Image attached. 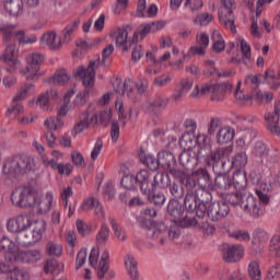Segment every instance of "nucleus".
Returning a JSON list of instances; mask_svg holds the SVG:
<instances>
[{
  "label": "nucleus",
  "instance_id": "obj_2",
  "mask_svg": "<svg viewBox=\"0 0 280 280\" xmlns=\"http://www.w3.org/2000/svg\"><path fill=\"white\" fill-rule=\"evenodd\" d=\"M47 224L45 221H34L31 223L30 228L23 232H20L15 240L20 246H33L36 242H40L43 240V234L45 233V229Z\"/></svg>",
  "mask_w": 280,
  "mask_h": 280
},
{
  "label": "nucleus",
  "instance_id": "obj_10",
  "mask_svg": "<svg viewBox=\"0 0 280 280\" xmlns=\"http://www.w3.org/2000/svg\"><path fill=\"white\" fill-rule=\"evenodd\" d=\"M241 209L256 220L261 218V215L265 213L261 201H259V199H257V197L253 196L250 192H247L245 196V200L242 202Z\"/></svg>",
  "mask_w": 280,
  "mask_h": 280
},
{
  "label": "nucleus",
  "instance_id": "obj_39",
  "mask_svg": "<svg viewBox=\"0 0 280 280\" xmlns=\"http://www.w3.org/2000/svg\"><path fill=\"white\" fill-rule=\"evenodd\" d=\"M108 221L112 226V231H114L116 240H118V242H126L128 240V234L126 233V230L119 226V223H117V220H115V218L109 217Z\"/></svg>",
  "mask_w": 280,
  "mask_h": 280
},
{
  "label": "nucleus",
  "instance_id": "obj_33",
  "mask_svg": "<svg viewBox=\"0 0 280 280\" xmlns=\"http://www.w3.org/2000/svg\"><path fill=\"white\" fill-rule=\"evenodd\" d=\"M219 280H248L246 276L240 269H235L233 271L223 268L218 273Z\"/></svg>",
  "mask_w": 280,
  "mask_h": 280
},
{
  "label": "nucleus",
  "instance_id": "obj_24",
  "mask_svg": "<svg viewBox=\"0 0 280 280\" xmlns=\"http://www.w3.org/2000/svg\"><path fill=\"white\" fill-rule=\"evenodd\" d=\"M197 46H191L190 51L194 56H205L207 54L206 49L209 47V34L198 33L196 35Z\"/></svg>",
  "mask_w": 280,
  "mask_h": 280
},
{
  "label": "nucleus",
  "instance_id": "obj_21",
  "mask_svg": "<svg viewBox=\"0 0 280 280\" xmlns=\"http://www.w3.org/2000/svg\"><path fill=\"white\" fill-rule=\"evenodd\" d=\"M43 259V252L40 249H31L23 250L20 249L16 254L15 261H20L21 264H36V261H40Z\"/></svg>",
  "mask_w": 280,
  "mask_h": 280
},
{
  "label": "nucleus",
  "instance_id": "obj_57",
  "mask_svg": "<svg viewBox=\"0 0 280 280\" xmlns=\"http://www.w3.org/2000/svg\"><path fill=\"white\" fill-rule=\"evenodd\" d=\"M211 21H213V14L201 13L195 18L194 23H195V25H200L201 27H206V25H209V23H211Z\"/></svg>",
  "mask_w": 280,
  "mask_h": 280
},
{
  "label": "nucleus",
  "instance_id": "obj_30",
  "mask_svg": "<svg viewBox=\"0 0 280 280\" xmlns=\"http://www.w3.org/2000/svg\"><path fill=\"white\" fill-rule=\"evenodd\" d=\"M167 97L158 95L153 101L144 104V109L147 113H159V110H163L167 106Z\"/></svg>",
  "mask_w": 280,
  "mask_h": 280
},
{
  "label": "nucleus",
  "instance_id": "obj_36",
  "mask_svg": "<svg viewBox=\"0 0 280 280\" xmlns=\"http://www.w3.org/2000/svg\"><path fill=\"white\" fill-rule=\"evenodd\" d=\"M232 185L235 187L236 191H246V187L248 185L246 173L243 171H236L233 175Z\"/></svg>",
  "mask_w": 280,
  "mask_h": 280
},
{
  "label": "nucleus",
  "instance_id": "obj_58",
  "mask_svg": "<svg viewBox=\"0 0 280 280\" xmlns=\"http://www.w3.org/2000/svg\"><path fill=\"white\" fill-rule=\"evenodd\" d=\"M46 249L50 257H60V255H62V245L51 241L47 243Z\"/></svg>",
  "mask_w": 280,
  "mask_h": 280
},
{
  "label": "nucleus",
  "instance_id": "obj_52",
  "mask_svg": "<svg viewBox=\"0 0 280 280\" xmlns=\"http://www.w3.org/2000/svg\"><path fill=\"white\" fill-rule=\"evenodd\" d=\"M247 164L248 155L244 152L237 153L231 163L232 167H236V170H242V167H246Z\"/></svg>",
  "mask_w": 280,
  "mask_h": 280
},
{
  "label": "nucleus",
  "instance_id": "obj_50",
  "mask_svg": "<svg viewBox=\"0 0 280 280\" xmlns=\"http://www.w3.org/2000/svg\"><path fill=\"white\" fill-rule=\"evenodd\" d=\"M207 93H211V85L207 83L201 84L200 86L196 85L190 93V97H192V100H199V97L207 95Z\"/></svg>",
  "mask_w": 280,
  "mask_h": 280
},
{
  "label": "nucleus",
  "instance_id": "obj_27",
  "mask_svg": "<svg viewBox=\"0 0 280 280\" xmlns=\"http://www.w3.org/2000/svg\"><path fill=\"white\" fill-rule=\"evenodd\" d=\"M197 161L201 159V156H208L211 150V138L207 135L197 136Z\"/></svg>",
  "mask_w": 280,
  "mask_h": 280
},
{
  "label": "nucleus",
  "instance_id": "obj_62",
  "mask_svg": "<svg viewBox=\"0 0 280 280\" xmlns=\"http://www.w3.org/2000/svg\"><path fill=\"white\" fill-rule=\"evenodd\" d=\"M14 31V25L0 24V34H2L3 40L12 39V32Z\"/></svg>",
  "mask_w": 280,
  "mask_h": 280
},
{
  "label": "nucleus",
  "instance_id": "obj_59",
  "mask_svg": "<svg viewBox=\"0 0 280 280\" xmlns=\"http://www.w3.org/2000/svg\"><path fill=\"white\" fill-rule=\"evenodd\" d=\"M229 165H231V162H229V159H223L219 163L214 164L212 166V170L217 175L226 174V172H229V168H230Z\"/></svg>",
  "mask_w": 280,
  "mask_h": 280
},
{
  "label": "nucleus",
  "instance_id": "obj_46",
  "mask_svg": "<svg viewBox=\"0 0 280 280\" xmlns=\"http://www.w3.org/2000/svg\"><path fill=\"white\" fill-rule=\"evenodd\" d=\"M170 183V178L167 175L163 173H158L153 177V183H151V192L156 189V187H160V189H165Z\"/></svg>",
  "mask_w": 280,
  "mask_h": 280
},
{
  "label": "nucleus",
  "instance_id": "obj_53",
  "mask_svg": "<svg viewBox=\"0 0 280 280\" xmlns=\"http://www.w3.org/2000/svg\"><path fill=\"white\" fill-rule=\"evenodd\" d=\"M70 79L71 77H69L67 70L61 69L56 71L55 78L50 79V82H52V84H67Z\"/></svg>",
  "mask_w": 280,
  "mask_h": 280
},
{
  "label": "nucleus",
  "instance_id": "obj_11",
  "mask_svg": "<svg viewBox=\"0 0 280 280\" xmlns=\"http://www.w3.org/2000/svg\"><path fill=\"white\" fill-rule=\"evenodd\" d=\"M145 235L149 240H159V244L163 246L167 240L163 237V233L167 231V225L163 222L148 221L145 223Z\"/></svg>",
  "mask_w": 280,
  "mask_h": 280
},
{
  "label": "nucleus",
  "instance_id": "obj_42",
  "mask_svg": "<svg viewBox=\"0 0 280 280\" xmlns=\"http://www.w3.org/2000/svg\"><path fill=\"white\" fill-rule=\"evenodd\" d=\"M247 194H248V191L236 190V192L229 194L226 196V200L233 207H241V209H242V203L246 199Z\"/></svg>",
  "mask_w": 280,
  "mask_h": 280
},
{
  "label": "nucleus",
  "instance_id": "obj_7",
  "mask_svg": "<svg viewBox=\"0 0 280 280\" xmlns=\"http://www.w3.org/2000/svg\"><path fill=\"white\" fill-rule=\"evenodd\" d=\"M209 200H211V192L205 188L195 189V192L194 190L187 191L184 199L185 209L188 213H194L199 202H209Z\"/></svg>",
  "mask_w": 280,
  "mask_h": 280
},
{
  "label": "nucleus",
  "instance_id": "obj_18",
  "mask_svg": "<svg viewBox=\"0 0 280 280\" xmlns=\"http://www.w3.org/2000/svg\"><path fill=\"white\" fill-rule=\"evenodd\" d=\"M280 102H275V110L273 113H269L265 115V120L267 121V130L275 135L276 137L280 138V127H279V119H280Z\"/></svg>",
  "mask_w": 280,
  "mask_h": 280
},
{
  "label": "nucleus",
  "instance_id": "obj_4",
  "mask_svg": "<svg viewBox=\"0 0 280 280\" xmlns=\"http://www.w3.org/2000/svg\"><path fill=\"white\" fill-rule=\"evenodd\" d=\"M101 65V59L90 61L88 68H84V66H79L77 69H74L73 75L74 78L82 80V84L85 89H93V86H95V71L100 69Z\"/></svg>",
  "mask_w": 280,
  "mask_h": 280
},
{
  "label": "nucleus",
  "instance_id": "obj_6",
  "mask_svg": "<svg viewBox=\"0 0 280 280\" xmlns=\"http://www.w3.org/2000/svg\"><path fill=\"white\" fill-rule=\"evenodd\" d=\"M221 8L219 10V21L225 30H231L232 34H237L235 27V14H233V5L235 0H221Z\"/></svg>",
  "mask_w": 280,
  "mask_h": 280
},
{
  "label": "nucleus",
  "instance_id": "obj_55",
  "mask_svg": "<svg viewBox=\"0 0 280 280\" xmlns=\"http://www.w3.org/2000/svg\"><path fill=\"white\" fill-rule=\"evenodd\" d=\"M65 122L59 117H49L45 120L44 126L48 128V130H60Z\"/></svg>",
  "mask_w": 280,
  "mask_h": 280
},
{
  "label": "nucleus",
  "instance_id": "obj_54",
  "mask_svg": "<svg viewBox=\"0 0 280 280\" xmlns=\"http://www.w3.org/2000/svg\"><path fill=\"white\" fill-rule=\"evenodd\" d=\"M268 191H271L270 187L266 184L260 185V189H256V194L258 196L259 202L262 205H268L270 202V197L268 196Z\"/></svg>",
  "mask_w": 280,
  "mask_h": 280
},
{
  "label": "nucleus",
  "instance_id": "obj_37",
  "mask_svg": "<svg viewBox=\"0 0 280 280\" xmlns=\"http://www.w3.org/2000/svg\"><path fill=\"white\" fill-rule=\"evenodd\" d=\"M49 100H58V91H56V89H50V90L46 91L45 94H42L37 98L36 104L43 110H47V106L49 104Z\"/></svg>",
  "mask_w": 280,
  "mask_h": 280
},
{
  "label": "nucleus",
  "instance_id": "obj_1",
  "mask_svg": "<svg viewBox=\"0 0 280 280\" xmlns=\"http://www.w3.org/2000/svg\"><path fill=\"white\" fill-rule=\"evenodd\" d=\"M32 172V159L27 155H15L4 161L2 174L9 179L14 180L19 176H24Z\"/></svg>",
  "mask_w": 280,
  "mask_h": 280
},
{
  "label": "nucleus",
  "instance_id": "obj_43",
  "mask_svg": "<svg viewBox=\"0 0 280 280\" xmlns=\"http://www.w3.org/2000/svg\"><path fill=\"white\" fill-rule=\"evenodd\" d=\"M140 161L143 163V165H147L151 172H156L159 167H161V164L159 162V158H154L152 154H145V153H140Z\"/></svg>",
  "mask_w": 280,
  "mask_h": 280
},
{
  "label": "nucleus",
  "instance_id": "obj_14",
  "mask_svg": "<svg viewBox=\"0 0 280 280\" xmlns=\"http://www.w3.org/2000/svg\"><path fill=\"white\" fill-rule=\"evenodd\" d=\"M231 208L226 202H213L208 205L207 215L212 222H220L229 215Z\"/></svg>",
  "mask_w": 280,
  "mask_h": 280
},
{
  "label": "nucleus",
  "instance_id": "obj_48",
  "mask_svg": "<svg viewBox=\"0 0 280 280\" xmlns=\"http://www.w3.org/2000/svg\"><path fill=\"white\" fill-rule=\"evenodd\" d=\"M247 272L250 280H261V267H259V261H250L247 267Z\"/></svg>",
  "mask_w": 280,
  "mask_h": 280
},
{
  "label": "nucleus",
  "instance_id": "obj_13",
  "mask_svg": "<svg viewBox=\"0 0 280 280\" xmlns=\"http://www.w3.org/2000/svg\"><path fill=\"white\" fill-rule=\"evenodd\" d=\"M34 222H32V219H30L26 214H20L13 219H10L7 222V229L10 231V233H23V231H27L30 226H32Z\"/></svg>",
  "mask_w": 280,
  "mask_h": 280
},
{
  "label": "nucleus",
  "instance_id": "obj_23",
  "mask_svg": "<svg viewBox=\"0 0 280 280\" xmlns=\"http://www.w3.org/2000/svg\"><path fill=\"white\" fill-rule=\"evenodd\" d=\"M36 91V86L32 83H23L18 90L14 96L12 97V102L19 104L21 102H25L30 95H34Z\"/></svg>",
  "mask_w": 280,
  "mask_h": 280
},
{
  "label": "nucleus",
  "instance_id": "obj_5",
  "mask_svg": "<svg viewBox=\"0 0 280 280\" xmlns=\"http://www.w3.org/2000/svg\"><path fill=\"white\" fill-rule=\"evenodd\" d=\"M26 68L22 70V75H25V79L28 82L38 80L43 74L40 73V67L45 62V56L40 52H34L30 55L26 59Z\"/></svg>",
  "mask_w": 280,
  "mask_h": 280
},
{
  "label": "nucleus",
  "instance_id": "obj_29",
  "mask_svg": "<svg viewBox=\"0 0 280 280\" xmlns=\"http://www.w3.org/2000/svg\"><path fill=\"white\" fill-rule=\"evenodd\" d=\"M192 86H194V79H189V78L182 79L179 81V88L175 91L172 98L175 102H178L180 97H185V95H187L191 91Z\"/></svg>",
  "mask_w": 280,
  "mask_h": 280
},
{
  "label": "nucleus",
  "instance_id": "obj_8",
  "mask_svg": "<svg viewBox=\"0 0 280 280\" xmlns=\"http://www.w3.org/2000/svg\"><path fill=\"white\" fill-rule=\"evenodd\" d=\"M147 89L145 84L135 83V81L130 79H127L124 83H118L115 86L116 93L128 97V100H137V95H143Z\"/></svg>",
  "mask_w": 280,
  "mask_h": 280
},
{
  "label": "nucleus",
  "instance_id": "obj_22",
  "mask_svg": "<svg viewBox=\"0 0 280 280\" xmlns=\"http://www.w3.org/2000/svg\"><path fill=\"white\" fill-rule=\"evenodd\" d=\"M9 42L10 43L7 44L4 52L0 56V60L2 62H9L11 67H16L19 65V59H16L19 47H16V44L12 43V39H9Z\"/></svg>",
  "mask_w": 280,
  "mask_h": 280
},
{
  "label": "nucleus",
  "instance_id": "obj_51",
  "mask_svg": "<svg viewBox=\"0 0 280 280\" xmlns=\"http://www.w3.org/2000/svg\"><path fill=\"white\" fill-rule=\"evenodd\" d=\"M240 86H242L241 82L237 83V85L235 88V91H234L235 100L241 102V104H246L247 106H252L253 105V97H250L249 95H245L244 92H242L240 90Z\"/></svg>",
  "mask_w": 280,
  "mask_h": 280
},
{
  "label": "nucleus",
  "instance_id": "obj_60",
  "mask_svg": "<svg viewBox=\"0 0 280 280\" xmlns=\"http://www.w3.org/2000/svg\"><path fill=\"white\" fill-rule=\"evenodd\" d=\"M198 183V179H196V176L194 175H186L185 178L182 179V185H185L187 188V191H194L196 194V185Z\"/></svg>",
  "mask_w": 280,
  "mask_h": 280
},
{
  "label": "nucleus",
  "instance_id": "obj_56",
  "mask_svg": "<svg viewBox=\"0 0 280 280\" xmlns=\"http://www.w3.org/2000/svg\"><path fill=\"white\" fill-rule=\"evenodd\" d=\"M108 237H110V229H108V225L102 224L96 235L97 244H106V242H108Z\"/></svg>",
  "mask_w": 280,
  "mask_h": 280
},
{
  "label": "nucleus",
  "instance_id": "obj_40",
  "mask_svg": "<svg viewBox=\"0 0 280 280\" xmlns=\"http://www.w3.org/2000/svg\"><path fill=\"white\" fill-rule=\"evenodd\" d=\"M80 27V20H74L70 22L62 31L63 43H71V38L78 32Z\"/></svg>",
  "mask_w": 280,
  "mask_h": 280
},
{
  "label": "nucleus",
  "instance_id": "obj_61",
  "mask_svg": "<svg viewBox=\"0 0 280 280\" xmlns=\"http://www.w3.org/2000/svg\"><path fill=\"white\" fill-rule=\"evenodd\" d=\"M147 198L151 205H154L155 207H163L165 205V195L163 192H156L152 195V197L147 195Z\"/></svg>",
  "mask_w": 280,
  "mask_h": 280
},
{
  "label": "nucleus",
  "instance_id": "obj_15",
  "mask_svg": "<svg viewBox=\"0 0 280 280\" xmlns=\"http://www.w3.org/2000/svg\"><path fill=\"white\" fill-rule=\"evenodd\" d=\"M0 250L4 252V259L7 264H15L16 262V255H19V246L16 243L12 242V240L3 236L0 240Z\"/></svg>",
  "mask_w": 280,
  "mask_h": 280
},
{
  "label": "nucleus",
  "instance_id": "obj_64",
  "mask_svg": "<svg viewBox=\"0 0 280 280\" xmlns=\"http://www.w3.org/2000/svg\"><path fill=\"white\" fill-rule=\"evenodd\" d=\"M271 253L276 254L277 259L280 261V235H276L270 242Z\"/></svg>",
  "mask_w": 280,
  "mask_h": 280
},
{
  "label": "nucleus",
  "instance_id": "obj_26",
  "mask_svg": "<svg viewBox=\"0 0 280 280\" xmlns=\"http://www.w3.org/2000/svg\"><path fill=\"white\" fill-rule=\"evenodd\" d=\"M150 172L148 170H141L139 173L136 175V183H139L140 185V190L144 196H150L151 194V185L150 183Z\"/></svg>",
  "mask_w": 280,
  "mask_h": 280
},
{
  "label": "nucleus",
  "instance_id": "obj_35",
  "mask_svg": "<svg viewBox=\"0 0 280 280\" xmlns=\"http://www.w3.org/2000/svg\"><path fill=\"white\" fill-rule=\"evenodd\" d=\"M179 163L183 167H194V165H198V163H200V160H198L197 153L184 151L179 155Z\"/></svg>",
  "mask_w": 280,
  "mask_h": 280
},
{
  "label": "nucleus",
  "instance_id": "obj_34",
  "mask_svg": "<svg viewBox=\"0 0 280 280\" xmlns=\"http://www.w3.org/2000/svg\"><path fill=\"white\" fill-rule=\"evenodd\" d=\"M160 167L172 170L176 165V158L170 151H161L159 154Z\"/></svg>",
  "mask_w": 280,
  "mask_h": 280
},
{
  "label": "nucleus",
  "instance_id": "obj_17",
  "mask_svg": "<svg viewBox=\"0 0 280 280\" xmlns=\"http://www.w3.org/2000/svg\"><path fill=\"white\" fill-rule=\"evenodd\" d=\"M244 257V246L225 245L222 250V259L226 264H237Z\"/></svg>",
  "mask_w": 280,
  "mask_h": 280
},
{
  "label": "nucleus",
  "instance_id": "obj_63",
  "mask_svg": "<svg viewBox=\"0 0 280 280\" xmlns=\"http://www.w3.org/2000/svg\"><path fill=\"white\" fill-rule=\"evenodd\" d=\"M135 185H137V178L133 175H126L121 178V186L125 189L132 190Z\"/></svg>",
  "mask_w": 280,
  "mask_h": 280
},
{
  "label": "nucleus",
  "instance_id": "obj_44",
  "mask_svg": "<svg viewBox=\"0 0 280 280\" xmlns=\"http://www.w3.org/2000/svg\"><path fill=\"white\" fill-rule=\"evenodd\" d=\"M270 154V149L266 145V143L261 141L255 142L253 149H252V156L255 159H266Z\"/></svg>",
  "mask_w": 280,
  "mask_h": 280
},
{
  "label": "nucleus",
  "instance_id": "obj_28",
  "mask_svg": "<svg viewBox=\"0 0 280 280\" xmlns=\"http://www.w3.org/2000/svg\"><path fill=\"white\" fill-rule=\"evenodd\" d=\"M51 205H54V194L51 191L46 192L38 201L36 197V203L33 206L39 213H47L51 211Z\"/></svg>",
  "mask_w": 280,
  "mask_h": 280
},
{
  "label": "nucleus",
  "instance_id": "obj_49",
  "mask_svg": "<svg viewBox=\"0 0 280 280\" xmlns=\"http://www.w3.org/2000/svg\"><path fill=\"white\" fill-rule=\"evenodd\" d=\"M152 33V31L150 30V26L148 24H142L140 25L133 33L131 43L132 45H135L136 43H139V37L140 40H143V38H145V36H148V34Z\"/></svg>",
  "mask_w": 280,
  "mask_h": 280
},
{
  "label": "nucleus",
  "instance_id": "obj_16",
  "mask_svg": "<svg viewBox=\"0 0 280 280\" xmlns=\"http://www.w3.org/2000/svg\"><path fill=\"white\" fill-rule=\"evenodd\" d=\"M231 154V148H219L217 150L210 149L207 156H201L199 163H206V165L214 166L217 163L221 162L223 159H229Z\"/></svg>",
  "mask_w": 280,
  "mask_h": 280
},
{
  "label": "nucleus",
  "instance_id": "obj_25",
  "mask_svg": "<svg viewBox=\"0 0 280 280\" xmlns=\"http://www.w3.org/2000/svg\"><path fill=\"white\" fill-rule=\"evenodd\" d=\"M80 121L73 127L74 135H80L83 130H86L91 124H97V115H92L90 118L89 112H83L80 117Z\"/></svg>",
  "mask_w": 280,
  "mask_h": 280
},
{
  "label": "nucleus",
  "instance_id": "obj_45",
  "mask_svg": "<svg viewBox=\"0 0 280 280\" xmlns=\"http://www.w3.org/2000/svg\"><path fill=\"white\" fill-rule=\"evenodd\" d=\"M125 266L131 279H137V277H139V271L137 270V260L135 259V256L127 254L125 256Z\"/></svg>",
  "mask_w": 280,
  "mask_h": 280
},
{
  "label": "nucleus",
  "instance_id": "obj_19",
  "mask_svg": "<svg viewBox=\"0 0 280 280\" xmlns=\"http://www.w3.org/2000/svg\"><path fill=\"white\" fill-rule=\"evenodd\" d=\"M233 91V84L231 82L218 83L211 85L210 100L212 102H222L226 93Z\"/></svg>",
  "mask_w": 280,
  "mask_h": 280
},
{
  "label": "nucleus",
  "instance_id": "obj_9",
  "mask_svg": "<svg viewBox=\"0 0 280 280\" xmlns=\"http://www.w3.org/2000/svg\"><path fill=\"white\" fill-rule=\"evenodd\" d=\"M167 213L177 222H182V226L184 228L194 226V224H196V219L189 217L183 218V213H185V208H183V205L176 199L170 200L167 206Z\"/></svg>",
  "mask_w": 280,
  "mask_h": 280
},
{
  "label": "nucleus",
  "instance_id": "obj_47",
  "mask_svg": "<svg viewBox=\"0 0 280 280\" xmlns=\"http://www.w3.org/2000/svg\"><path fill=\"white\" fill-rule=\"evenodd\" d=\"M212 49L215 51V54H221V51H224L226 44L224 43V38H222V34H220L218 31H214L212 33Z\"/></svg>",
  "mask_w": 280,
  "mask_h": 280
},
{
  "label": "nucleus",
  "instance_id": "obj_38",
  "mask_svg": "<svg viewBox=\"0 0 280 280\" xmlns=\"http://www.w3.org/2000/svg\"><path fill=\"white\" fill-rule=\"evenodd\" d=\"M110 259V254L108 253V249H105L102 253L101 259L98 261L97 266V277L98 279H104V276L108 272V261Z\"/></svg>",
  "mask_w": 280,
  "mask_h": 280
},
{
  "label": "nucleus",
  "instance_id": "obj_3",
  "mask_svg": "<svg viewBox=\"0 0 280 280\" xmlns=\"http://www.w3.org/2000/svg\"><path fill=\"white\" fill-rule=\"evenodd\" d=\"M36 198L38 195L32 186H20L11 195L12 203L21 209L36 207Z\"/></svg>",
  "mask_w": 280,
  "mask_h": 280
},
{
  "label": "nucleus",
  "instance_id": "obj_41",
  "mask_svg": "<svg viewBox=\"0 0 280 280\" xmlns=\"http://www.w3.org/2000/svg\"><path fill=\"white\" fill-rule=\"evenodd\" d=\"M214 187L220 189V191H226L230 187H233V179L226 174L217 175Z\"/></svg>",
  "mask_w": 280,
  "mask_h": 280
},
{
  "label": "nucleus",
  "instance_id": "obj_12",
  "mask_svg": "<svg viewBox=\"0 0 280 280\" xmlns=\"http://www.w3.org/2000/svg\"><path fill=\"white\" fill-rule=\"evenodd\" d=\"M132 32V26L126 25L115 28L110 36L115 42L116 47H121L122 51H128L132 42H128V35Z\"/></svg>",
  "mask_w": 280,
  "mask_h": 280
},
{
  "label": "nucleus",
  "instance_id": "obj_32",
  "mask_svg": "<svg viewBox=\"0 0 280 280\" xmlns=\"http://www.w3.org/2000/svg\"><path fill=\"white\" fill-rule=\"evenodd\" d=\"M3 5L10 16H21L23 14V0H4Z\"/></svg>",
  "mask_w": 280,
  "mask_h": 280
},
{
  "label": "nucleus",
  "instance_id": "obj_20",
  "mask_svg": "<svg viewBox=\"0 0 280 280\" xmlns=\"http://www.w3.org/2000/svg\"><path fill=\"white\" fill-rule=\"evenodd\" d=\"M42 45L48 47V49H60L62 47V43H65L62 37H58V33L56 31L46 32L40 38Z\"/></svg>",
  "mask_w": 280,
  "mask_h": 280
},
{
  "label": "nucleus",
  "instance_id": "obj_31",
  "mask_svg": "<svg viewBox=\"0 0 280 280\" xmlns=\"http://www.w3.org/2000/svg\"><path fill=\"white\" fill-rule=\"evenodd\" d=\"M234 137L235 129H233V127L230 126H224L220 128L219 131L217 132V143H219V145L231 143Z\"/></svg>",
  "mask_w": 280,
  "mask_h": 280
}]
</instances>
